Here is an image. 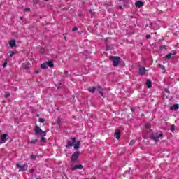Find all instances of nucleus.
Segmentation results:
<instances>
[{"instance_id": "nucleus-1", "label": "nucleus", "mask_w": 179, "mask_h": 179, "mask_svg": "<svg viewBox=\"0 0 179 179\" xmlns=\"http://www.w3.org/2000/svg\"><path fill=\"white\" fill-rule=\"evenodd\" d=\"M69 139L71 141H68L65 147L67 149H69V148H72V146H73L74 150H79V149H80V145L82 143L81 141H76V137H71Z\"/></svg>"}, {"instance_id": "nucleus-2", "label": "nucleus", "mask_w": 179, "mask_h": 179, "mask_svg": "<svg viewBox=\"0 0 179 179\" xmlns=\"http://www.w3.org/2000/svg\"><path fill=\"white\" fill-rule=\"evenodd\" d=\"M35 134L37 135V136H41V138L40 140V142H42L43 143H45L47 142V139L44 136H47V132L43 131L40 127L36 126L35 127Z\"/></svg>"}, {"instance_id": "nucleus-3", "label": "nucleus", "mask_w": 179, "mask_h": 179, "mask_svg": "<svg viewBox=\"0 0 179 179\" xmlns=\"http://www.w3.org/2000/svg\"><path fill=\"white\" fill-rule=\"evenodd\" d=\"M110 61H112L113 64V66L115 68H117V66H118V65H120V64H124V65H125V63H124V61L122 60V59H121V57H118V56H112L109 58Z\"/></svg>"}, {"instance_id": "nucleus-4", "label": "nucleus", "mask_w": 179, "mask_h": 179, "mask_svg": "<svg viewBox=\"0 0 179 179\" xmlns=\"http://www.w3.org/2000/svg\"><path fill=\"white\" fill-rule=\"evenodd\" d=\"M79 156H80V151L79 150H76L72 154L71 157L72 164H76V163H77L78 160H79Z\"/></svg>"}, {"instance_id": "nucleus-5", "label": "nucleus", "mask_w": 179, "mask_h": 179, "mask_svg": "<svg viewBox=\"0 0 179 179\" xmlns=\"http://www.w3.org/2000/svg\"><path fill=\"white\" fill-rule=\"evenodd\" d=\"M150 139L155 141V142H159V138H163V133L157 134V133H153L150 136Z\"/></svg>"}, {"instance_id": "nucleus-6", "label": "nucleus", "mask_w": 179, "mask_h": 179, "mask_svg": "<svg viewBox=\"0 0 179 179\" xmlns=\"http://www.w3.org/2000/svg\"><path fill=\"white\" fill-rule=\"evenodd\" d=\"M16 167L20 169L19 171H26L27 170V167H29V165H27V164H25L24 165L17 164Z\"/></svg>"}, {"instance_id": "nucleus-7", "label": "nucleus", "mask_w": 179, "mask_h": 179, "mask_svg": "<svg viewBox=\"0 0 179 179\" xmlns=\"http://www.w3.org/2000/svg\"><path fill=\"white\" fill-rule=\"evenodd\" d=\"M83 169V165L76 164L74 166L71 167V171H75V170H82Z\"/></svg>"}, {"instance_id": "nucleus-8", "label": "nucleus", "mask_w": 179, "mask_h": 179, "mask_svg": "<svg viewBox=\"0 0 179 179\" xmlns=\"http://www.w3.org/2000/svg\"><path fill=\"white\" fill-rule=\"evenodd\" d=\"M135 5L136 8H142V6L145 5V3H143V1H136Z\"/></svg>"}, {"instance_id": "nucleus-9", "label": "nucleus", "mask_w": 179, "mask_h": 179, "mask_svg": "<svg viewBox=\"0 0 179 179\" xmlns=\"http://www.w3.org/2000/svg\"><path fill=\"white\" fill-rule=\"evenodd\" d=\"M139 73L140 75H145L146 73V69L145 67L139 66Z\"/></svg>"}, {"instance_id": "nucleus-10", "label": "nucleus", "mask_w": 179, "mask_h": 179, "mask_svg": "<svg viewBox=\"0 0 179 179\" xmlns=\"http://www.w3.org/2000/svg\"><path fill=\"white\" fill-rule=\"evenodd\" d=\"M115 135L116 136V139H120V138H121V130H115Z\"/></svg>"}, {"instance_id": "nucleus-11", "label": "nucleus", "mask_w": 179, "mask_h": 179, "mask_svg": "<svg viewBox=\"0 0 179 179\" xmlns=\"http://www.w3.org/2000/svg\"><path fill=\"white\" fill-rule=\"evenodd\" d=\"M9 45L12 48H13V47H16V40L15 39L10 40L9 42Z\"/></svg>"}, {"instance_id": "nucleus-12", "label": "nucleus", "mask_w": 179, "mask_h": 179, "mask_svg": "<svg viewBox=\"0 0 179 179\" xmlns=\"http://www.w3.org/2000/svg\"><path fill=\"white\" fill-rule=\"evenodd\" d=\"M179 109V105L178 104H173L170 110L172 111H177V110Z\"/></svg>"}, {"instance_id": "nucleus-13", "label": "nucleus", "mask_w": 179, "mask_h": 179, "mask_svg": "<svg viewBox=\"0 0 179 179\" xmlns=\"http://www.w3.org/2000/svg\"><path fill=\"white\" fill-rule=\"evenodd\" d=\"M1 139L3 142H6V141L8 139V134H1Z\"/></svg>"}, {"instance_id": "nucleus-14", "label": "nucleus", "mask_w": 179, "mask_h": 179, "mask_svg": "<svg viewBox=\"0 0 179 179\" xmlns=\"http://www.w3.org/2000/svg\"><path fill=\"white\" fill-rule=\"evenodd\" d=\"M83 55H85V59H87V58H90V52L85 50L83 52Z\"/></svg>"}, {"instance_id": "nucleus-15", "label": "nucleus", "mask_w": 179, "mask_h": 179, "mask_svg": "<svg viewBox=\"0 0 179 179\" xmlns=\"http://www.w3.org/2000/svg\"><path fill=\"white\" fill-rule=\"evenodd\" d=\"M46 65L49 66V68H54V62L51 60L46 62Z\"/></svg>"}, {"instance_id": "nucleus-16", "label": "nucleus", "mask_w": 179, "mask_h": 179, "mask_svg": "<svg viewBox=\"0 0 179 179\" xmlns=\"http://www.w3.org/2000/svg\"><path fill=\"white\" fill-rule=\"evenodd\" d=\"M90 13L91 15V18L94 19V17H96V12H94V9H90Z\"/></svg>"}, {"instance_id": "nucleus-17", "label": "nucleus", "mask_w": 179, "mask_h": 179, "mask_svg": "<svg viewBox=\"0 0 179 179\" xmlns=\"http://www.w3.org/2000/svg\"><path fill=\"white\" fill-rule=\"evenodd\" d=\"M146 87L148 89H150L152 87V80H147L146 83H145Z\"/></svg>"}, {"instance_id": "nucleus-18", "label": "nucleus", "mask_w": 179, "mask_h": 179, "mask_svg": "<svg viewBox=\"0 0 179 179\" xmlns=\"http://www.w3.org/2000/svg\"><path fill=\"white\" fill-rule=\"evenodd\" d=\"M111 50H114V45L106 44V51H110Z\"/></svg>"}, {"instance_id": "nucleus-19", "label": "nucleus", "mask_w": 179, "mask_h": 179, "mask_svg": "<svg viewBox=\"0 0 179 179\" xmlns=\"http://www.w3.org/2000/svg\"><path fill=\"white\" fill-rule=\"evenodd\" d=\"M88 92H90L91 93H94V92H96V87H89Z\"/></svg>"}, {"instance_id": "nucleus-20", "label": "nucleus", "mask_w": 179, "mask_h": 179, "mask_svg": "<svg viewBox=\"0 0 179 179\" xmlns=\"http://www.w3.org/2000/svg\"><path fill=\"white\" fill-rule=\"evenodd\" d=\"M41 69H48V66H47V63H43L41 65Z\"/></svg>"}, {"instance_id": "nucleus-21", "label": "nucleus", "mask_w": 179, "mask_h": 179, "mask_svg": "<svg viewBox=\"0 0 179 179\" xmlns=\"http://www.w3.org/2000/svg\"><path fill=\"white\" fill-rule=\"evenodd\" d=\"M38 142V139L31 140L29 142V143H31V145H36Z\"/></svg>"}, {"instance_id": "nucleus-22", "label": "nucleus", "mask_w": 179, "mask_h": 179, "mask_svg": "<svg viewBox=\"0 0 179 179\" xmlns=\"http://www.w3.org/2000/svg\"><path fill=\"white\" fill-rule=\"evenodd\" d=\"M145 129H150V128H152V125L150 123H146L145 124Z\"/></svg>"}, {"instance_id": "nucleus-23", "label": "nucleus", "mask_w": 179, "mask_h": 179, "mask_svg": "<svg viewBox=\"0 0 179 179\" xmlns=\"http://www.w3.org/2000/svg\"><path fill=\"white\" fill-rule=\"evenodd\" d=\"M37 157H39V156L38 155H31L30 156L31 160H36V159H37Z\"/></svg>"}, {"instance_id": "nucleus-24", "label": "nucleus", "mask_w": 179, "mask_h": 179, "mask_svg": "<svg viewBox=\"0 0 179 179\" xmlns=\"http://www.w3.org/2000/svg\"><path fill=\"white\" fill-rule=\"evenodd\" d=\"M159 68H160V69H162V71H165L166 70V67H164V65L159 64H158Z\"/></svg>"}, {"instance_id": "nucleus-25", "label": "nucleus", "mask_w": 179, "mask_h": 179, "mask_svg": "<svg viewBox=\"0 0 179 179\" xmlns=\"http://www.w3.org/2000/svg\"><path fill=\"white\" fill-rule=\"evenodd\" d=\"M57 125H59V127H61V117H57Z\"/></svg>"}, {"instance_id": "nucleus-26", "label": "nucleus", "mask_w": 179, "mask_h": 179, "mask_svg": "<svg viewBox=\"0 0 179 179\" xmlns=\"http://www.w3.org/2000/svg\"><path fill=\"white\" fill-rule=\"evenodd\" d=\"M171 132H174V131L176 130V126H174V124H172L171 126Z\"/></svg>"}, {"instance_id": "nucleus-27", "label": "nucleus", "mask_w": 179, "mask_h": 179, "mask_svg": "<svg viewBox=\"0 0 179 179\" xmlns=\"http://www.w3.org/2000/svg\"><path fill=\"white\" fill-rule=\"evenodd\" d=\"M64 78H69V74L68 71H64Z\"/></svg>"}, {"instance_id": "nucleus-28", "label": "nucleus", "mask_w": 179, "mask_h": 179, "mask_svg": "<svg viewBox=\"0 0 179 179\" xmlns=\"http://www.w3.org/2000/svg\"><path fill=\"white\" fill-rule=\"evenodd\" d=\"M7 65H8V59H6L4 63L3 64V68H5Z\"/></svg>"}, {"instance_id": "nucleus-29", "label": "nucleus", "mask_w": 179, "mask_h": 179, "mask_svg": "<svg viewBox=\"0 0 179 179\" xmlns=\"http://www.w3.org/2000/svg\"><path fill=\"white\" fill-rule=\"evenodd\" d=\"M22 66H23V68H24L27 70L29 69V64H23Z\"/></svg>"}, {"instance_id": "nucleus-30", "label": "nucleus", "mask_w": 179, "mask_h": 179, "mask_svg": "<svg viewBox=\"0 0 179 179\" xmlns=\"http://www.w3.org/2000/svg\"><path fill=\"white\" fill-rule=\"evenodd\" d=\"M171 55H173V53H169L166 55V58H167V59H170V58H171Z\"/></svg>"}, {"instance_id": "nucleus-31", "label": "nucleus", "mask_w": 179, "mask_h": 179, "mask_svg": "<svg viewBox=\"0 0 179 179\" xmlns=\"http://www.w3.org/2000/svg\"><path fill=\"white\" fill-rule=\"evenodd\" d=\"M4 97H5L6 99H8V97H10V93H9V92H6Z\"/></svg>"}, {"instance_id": "nucleus-32", "label": "nucleus", "mask_w": 179, "mask_h": 179, "mask_svg": "<svg viewBox=\"0 0 179 179\" xmlns=\"http://www.w3.org/2000/svg\"><path fill=\"white\" fill-rule=\"evenodd\" d=\"M111 6V2L105 3V6H106V9H108V6Z\"/></svg>"}, {"instance_id": "nucleus-33", "label": "nucleus", "mask_w": 179, "mask_h": 179, "mask_svg": "<svg viewBox=\"0 0 179 179\" xmlns=\"http://www.w3.org/2000/svg\"><path fill=\"white\" fill-rule=\"evenodd\" d=\"M8 53H10V57H13V55H15V52L13 50L9 51Z\"/></svg>"}, {"instance_id": "nucleus-34", "label": "nucleus", "mask_w": 179, "mask_h": 179, "mask_svg": "<svg viewBox=\"0 0 179 179\" xmlns=\"http://www.w3.org/2000/svg\"><path fill=\"white\" fill-rule=\"evenodd\" d=\"M159 50H167V48L166 45H161Z\"/></svg>"}, {"instance_id": "nucleus-35", "label": "nucleus", "mask_w": 179, "mask_h": 179, "mask_svg": "<svg viewBox=\"0 0 179 179\" xmlns=\"http://www.w3.org/2000/svg\"><path fill=\"white\" fill-rule=\"evenodd\" d=\"M135 144V140H131L129 143V145L130 146H132V145H134Z\"/></svg>"}, {"instance_id": "nucleus-36", "label": "nucleus", "mask_w": 179, "mask_h": 179, "mask_svg": "<svg viewBox=\"0 0 179 179\" xmlns=\"http://www.w3.org/2000/svg\"><path fill=\"white\" fill-rule=\"evenodd\" d=\"M97 90H98L99 92H101V90H103V88H101V86H98L97 87Z\"/></svg>"}, {"instance_id": "nucleus-37", "label": "nucleus", "mask_w": 179, "mask_h": 179, "mask_svg": "<svg viewBox=\"0 0 179 179\" xmlns=\"http://www.w3.org/2000/svg\"><path fill=\"white\" fill-rule=\"evenodd\" d=\"M38 121H39V122L43 123V122H45V119H43V118H39Z\"/></svg>"}, {"instance_id": "nucleus-38", "label": "nucleus", "mask_w": 179, "mask_h": 179, "mask_svg": "<svg viewBox=\"0 0 179 179\" xmlns=\"http://www.w3.org/2000/svg\"><path fill=\"white\" fill-rule=\"evenodd\" d=\"M39 52H40L41 54H44V52H45L44 49L41 48V49L39 50Z\"/></svg>"}, {"instance_id": "nucleus-39", "label": "nucleus", "mask_w": 179, "mask_h": 179, "mask_svg": "<svg viewBox=\"0 0 179 179\" xmlns=\"http://www.w3.org/2000/svg\"><path fill=\"white\" fill-rule=\"evenodd\" d=\"M78 30V27H74L72 28V31H77Z\"/></svg>"}, {"instance_id": "nucleus-40", "label": "nucleus", "mask_w": 179, "mask_h": 179, "mask_svg": "<svg viewBox=\"0 0 179 179\" xmlns=\"http://www.w3.org/2000/svg\"><path fill=\"white\" fill-rule=\"evenodd\" d=\"M99 93H100V94H101V96H102V97H104V93L103 92V90L99 91Z\"/></svg>"}, {"instance_id": "nucleus-41", "label": "nucleus", "mask_w": 179, "mask_h": 179, "mask_svg": "<svg viewBox=\"0 0 179 179\" xmlns=\"http://www.w3.org/2000/svg\"><path fill=\"white\" fill-rule=\"evenodd\" d=\"M164 92H165L166 93H169V94H170V91H169V89L165 88V89H164Z\"/></svg>"}, {"instance_id": "nucleus-42", "label": "nucleus", "mask_w": 179, "mask_h": 179, "mask_svg": "<svg viewBox=\"0 0 179 179\" xmlns=\"http://www.w3.org/2000/svg\"><path fill=\"white\" fill-rule=\"evenodd\" d=\"M24 11H25V12H30V8H26L24 9Z\"/></svg>"}, {"instance_id": "nucleus-43", "label": "nucleus", "mask_w": 179, "mask_h": 179, "mask_svg": "<svg viewBox=\"0 0 179 179\" xmlns=\"http://www.w3.org/2000/svg\"><path fill=\"white\" fill-rule=\"evenodd\" d=\"M34 169H31L29 170V173H31V174H33V173H34Z\"/></svg>"}, {"instance_id": "nucleus-44", "label": "nucleus", "mask_w": 179, "mask_h": 179, "mask_svg": "<svg viewBox=\"0 0 179 179\" xmlns=\"http://www.w3.org/2000/svg\"><path fill=\"white\" fill-rule=\"evenodd\" d=\"M145 38H147V40H149V38H150V35L147 34L146 36H145Z\"/></svg>"}, {"instance_id": "nucleus-45", "label": "nucleus", "mask_w": 179, "mask_h": 179, "mask_svg": "<svg viewBox=\"0 0 179 179\" xmlns=\"http://www.w3.org/2000/svg\"><path fill=\"white\" fill-rule=\"evenodd\" d=\"M61 86H62V83H59L57 86V89H61Z\"/></svg>"}, {"instance_id": "nucleus-46", "label": "nucleus", "mask_w": 179, "mask_h": 179, "mask_svg": "<svg viewBox=\"0 0 179 179\" xmlns=\"http://www.w3.org/2000/svg\"><path fill=\"white\" fill-rule=\"evenodd\" d=\"M127 173H131V168H129V170L126 171V174H127Z\"/></svg>"}, {"instance_id": "nucleus-47", "label": "nucleus", "mask_w": 179, "mask_h": 179, "mask_svg": "<svg viewBox=\"0 0 179 179\" xmlns=\"http://www.w3.org/2000/svg\"><path fill=\"white\" fill-rule=\"evenodd\" d=\"M34 3H38V0H34Z\"/></svg>"}, {"instance_id": "nucleus-48", "label": "nucleus", "mask_w": 179, "mask_h": 179, "mask_svg": "<svg viewBox=\"0 0 179 179\" xmlns=\"http://www.w3.org/2000/svg\"><path fill=\"white\" fill-rule=\"evenodd\" d=\"M131 111H132V113H134V111H135V108H131Z\"/></svg>"}, {"instance_id": "nucleus-49", "label": "nucleus", "mask_w": 179, "mask_h": 179, "mask_svg": "<svg viewBox=\"0 0 179 179\" xmlns=\"http://www.w3.org/2000/svg\"><path fill=\"white\" fill-rule=\"evenodd\" d=\"M172 55H177V52H176V51H173V52L172 53Z\"/></svg>"}, {"instance_id": "nucleus-50", "label": "nucleus", "mask_w": 179, "mask_h": 179, "mask_svg": "<svg viewBox=\"0 0 179 179\" xmlns=\"http://www.w3.org/2000/svg\"><path fill=\"white\" fill-rule=\"evenodd\" d=\"M35 73L38 74V73H40V71H36Z\"/></svg>"}, {"instance_id": "nucleus-51", "label": "nucleus", "mask_w": 179, "mask_h": 179, "mask_svg": "<svg viewBox=\"0 0 179 179\" xmlns=\"http://www.w3.org/2000/svg\"><path fill=\"white\" fill-rule=\"evenodd\" d=\"M120 1H123V2H128V0H120Z\"/></svg>"}, {"instance_id": "nucleus-52", "label": "nucleus", "mask_w": 179, "mask_h": 179, "mask_svg": "<svg viewBox=\"0 0 179 179\" xmlns=\"http://www.w3.org/2000/svg\"><path fill=\"white\" fill-rule=\"evenodd\" d=\"M119 8L121 9V10H122V6H119Z\"/></svg>"}, {"instance_id": "nucleus-53", "label": "nucleus", "mask_w": 179, "mask_h": 179, "mask_svg": "<svg viewBox=\"0 0 179 179\" xmlns=\"http://www.w3.org/2000/svg\"><path fill=\"white\" fill-rule=\"evenodd\" d=\"M13 89H14V90L16 92V90H17V88H16V87H13Z\"/></svg>"}, {"instance_id": "nucleus-54", "label": "nucleus", "mask_w": 179, "mask_h": 179, "mask_svg": "<svg viewBox=\"0 0 179 179\" xmlns=\"http://www.w3.org/2000/svg\"><path fill=\"white\" fill-rule=\"evenodd\" d=\"M5 143V142H3V141H0V143Z\"/></svg>"}, {"instance_id": "nucleus-55", "label": "nucleus", "mask_w": 179, "mask_h": 179, "mask_svg": "<svg viewBox=\"0 0 179 179\" xmlns=\"http://www.w3.org/2000/svg\"><path fill=\"white\" fill-rule=\"evenodd\" d=\"M37 117H40V114H37Z\"/></svg>"}, {"instance_id": "nucleus-56", "label": "nucleus", "mask_w": 179, "mask_h": 179, "mask_svg": "<svg viewBox=\"0 0 179 179\" xmlns=\"http://www.w3.org/2000/svg\"><path fill=\"white\" fill-rule=\"evenodd\" d=\"M64 40H66V36H64Z\"/></svg>"}, {"instance_id": "nucleus-57", "label": "nucleus", "mask_w": 179, "mask_h": 179, "mask_svg": "<svg viewBox=\"0 0 179 179\" xmlns=\"http://www.w3.org/2000/svg\"><path fill=\"white\" fill-rule=\"evenodd\" d=\"M141 115H142V117H143L145 115H144V114H142Z\"/></svg>"}, {"instance_id": "nucleus-58", "label": "nucleus", "mask_w": 179, "mask_h": 179, "mask_svg": "<svg viewBox=\"0 0 179 179\" xmlns=\"http://www.w3.org/2000/svg\"><path fill=\"white\" fill-rule=\"evenodd\" d=\"M92 179H97V178H92Z\"/></svg>"}, {"instance_id": "nucleus-59", "label": "nucleus", "mask_w": 179, "mask_h": 179, "mask_svg": "<svg viewBox=\"0 0 179 179\" xmlns=\"http://www.w3.org/2000/svg\"><path fill=\"white\" fill-rule=\"evenodd\" d=\"M124 7H126V6H127V5H124Z\"/></svg>"}, {"instance_id": "nucleus-60", "label": "nucleus", "mask_w": 179, "mask_h": 179, "mask_svg": "<svg viewBox=\"0 0 179 179\" xmlns=\"http://www.w3.org/2000/svg\"><path fill=\"white\" fill-rule=\"evenodd\" d=\"M45 1H50V0H45Z\"/></svg>"}]
</instances>
